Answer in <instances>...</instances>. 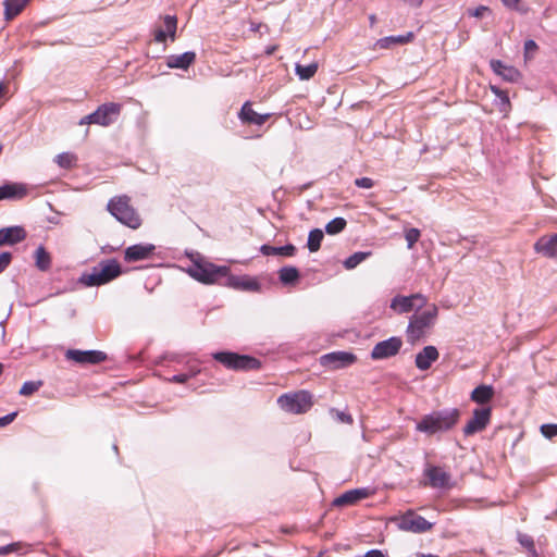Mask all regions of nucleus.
Wrapping results in <instances>:
<instances>
[{
    "label": "nucleus",
    "mask_w": 557,
    "mask_h": 557,
    "mask_svg": "<svg viewBox=\"0 0 557 557\" xmlns=\"http://www.w3.org/2000/svg\"><path fill=\"white\" fill-rule=\"evenodd\" d=\"M438 317V308L432 304L428 310L421 313H414L409 318L406 329V337L410 344H414L425 337L433 327Z\"/></svg>",
    "instance_id": "nucleus-3"
},
{
    "label": "nucleus",
    "mask_w": 557,
    "mask_h": 557,
    "mask_svg": "<svg viewBox=\"0 0 557 557\" xmlns=\"http://www.w3.org/2000/svg\"><path fill=\"white\" fill-rule=\"evenodd\" d=\"M18 544L13 543L5 546H0V555H7L9 553L15 552Z\"/></svg>",
    "instance_id": "nucleus-53"
},
{
    "label": "nucleus",
    "mask_w": 557,
    "mask_h": 557,
    "mask_svg": "<svg viewBox=\"0 0 557 557\" xmlns=\"http://www.w3.org/2000/svg\"><path fill=\"white\" fill-rule=\"evenodd\" d=\"M421 236L420 230L412 227L405 232L407 247L411 249Z\"/></svg>",
    "instance_id": "nucleus-42"
},
{
    "label": "nucleus",
    "mask_w": 557,
    "mask_h": 557,
    "mask_svg": "<svg viewBox=\"0 0 557 557\" xmlns=\"http://www.w3.org/2000/svg\"><path fill=\"white\" fill-rule=\"evenodd\" d=\"M27 195V187L22 183H7L0 186V200H20Z\"/></svg>",
    "instance_id": "nucleus-21"
},
{
    "label": "nucleus",
    "mask_w": 557,
    "mask_h": 557,
    "mask_svg": "<svg viewBox=\"0 0 557 557\" xmlns=\"http://www.w3.org/2000/svg\"><path fill=\"white\" fill-rule=\"evenodd\" d=\"M417 557H437V556L433 555V554H422V555L417 556Z\"/></svg>",
    "instance_id": "nucleus-59"
},
{
    "label": "nucleus",
    "mask_w": 557,
    "mask_h": 557,
    "mask_svg": "<svg viewBox=\"0 0 557 557\" xmlns=\"http://www.w3.org/2000/svg\"><path fill=\"white\" fill-rule=\"evenodd\" d=\"M42 384H44V382L40 380L39 381H27L22 385V387L20 389V395L30 396L34 393H36L42 386Z\"/></svg>",
    "instance_id": "nucleus-40"
},
{
    "label": "nucleus",
    "mask_w": 557,
    "mask_h": 557,
    "mask_svg": "<svg viewBox=\"0 0 557 557\" xmlns=\"http://www.w3.org/2000/svg\"><path fill=\"white\" fill-rule=\"evenodd\" d=\"M491 90L500 100V103L503 106L502 111H506L507 108L510 107L508 94L496 86H492Z\"/></svg>",
    "instance_id": "nucleus-41"
},
{
    "label": "nucleus",
    "mask_w": 557,
    "mask_h": 557,
    "mask_svg": "<svg viewBox=\"0 0 557 557\" xmlns=\"http://www.w3.org/2000/svg\"><path fill=\"white\" fill-rule=\"evenodd\" d=\"M92 116H94V113H90V114H88V115H86V116L82 117V119L79 120V123H78V124H79V125L95 124V121H94V117H92Z\"/></svg>",
    "instance_id": "nucleus-55"
},
{
    "label": "nucleus",
    "mask_w": 557,
    "mask_h": 557,
    "mask_svg": "<svg viewBox=\"0 0 557 557\" xmlns=\"http://www.w3.org/2000/svg\"><path fill=\"white\" fill-rule=\"evenodd\" d=\"M212 358L226 369L234 371L258 370L261 368L259 359L233 351H216L212 354Z\"/></svg>",
    "instance_id": "nucleus-7"
},
{
    "label": "nucleus",
    "mask_w": 557,
    "mask_h": 557,
    "mask_svg": "<svg viewBox=\"0 0 557 557\" xmlns=\"http://www.w3.org/2000/svg\"><path fill=\"white\" fill-rule=\"evenodd\" d=\"M196 61L194 51H186L182 54H171L166 58V65L170 69L187 70Z\"/></svg>",
    "instance_id": "nucleus-24"
},
{
    "label": "nucleus",
    "mask_w": 557,
    "mask_h": 557,
    "mask_svg": "<svg viewBox=\"0 0 557 557\" xmlns=\"http://www.w3.org/2000/svg\"><path fill=\"white\" fill-rule=\"evenodd\" d=\"M355 185L359 188H372L374 186V182L370 177H359L355 180Z\"/></svg>",
    "instance_id": "nucleus-47"
},
{
    "label": "nucleus",
    "mask_w": 557,
    "mask_h": 557,
    "mask_svg": "<svg viewBox=\"0 0 557 557\" xmlns=\"http://www.w3.org/2000/svg\"><path fill=\"white\" fill-rule=\"evenodd\" d=\"M77 156L73 152H62L55 156L54 161L55 163L65 170H70L72 168H75L77 164Z\"/></svg>",
    "instance_id": "nucleus-32"
},
{
    "label": "nucleus",
    "mask_w": 557,
    "mask_h": 557,
    "mask_svg": "<svg viewBox=\"0 0 557 557\" xmlns=\"http://www.w3.org/2000/svg\"><path fill=\"white\" fill-rule=\"evenodd\" d=\"M336 418L342 423L351 424L354 422L352 417L344 411H336Z\"/></svg>",
    "instance_id": "nucleus-49"
},
{
    "label": "nucleus",
    "mask_w": 557,
    "mask_h": 557,
    "mask_svg": "<svg viewBox=\"0 0 557 557\" xmlns=\"http://www.w3.org/2000/svg\"><path fill=\"white\" fill-rule=\"evenodd\" d=\"M363 557H387L385 554H383L380 549H371L364 554Z\"/></svg>",
    "instance_id": "nucleus-54"
},
{
    "label": "nucleus",
    "mask_w": 557,
    "mask_h": 557,
    "mask_svg": "<svg viewBox=\"0 0 557 557\" xmlns=\"http://www.w3.org/2000/svg\"><path fill=\"white\" fill-rule=\"evenodd\" d=\"M166 37H168V35L163 28H157L154 30V40L157 42H164Z\"/></svg>",
    "instance_id": "nucleus-52"
},
{
    "label": "nucleus",
    "mask_w": 557,
    "mask_h": 557,
    "mask_svg": "<svg viewBox=\"0 0 557 557\" xmlns=\"http://www.w3.org/2000/svg\"><path fill=\"white\" fill-rule=\"evenodd\" d=\"M164 30L166 33V35L172 39L174 40L175 39V34H176V28H177V18L176 16L174 15H165L164 16Z\"/></svg>",
    "instance_id": "nucleus-39"
},
{
    "label": "nucleus",
    "mask_w": 557,
    "mask_h": 557,
    "mask_svg": "<svg viewBox=\"0 0 557 557\" xmlns=\"http://www.w3.org/2000/svg\"><path fill=\"white\" fill-rule=\"evenodd\" d=\"M107 210L121 224L132 230H137L143 224L140 214L132 206L131 198L127 195L112 197L107 203Z\"/></svg>",
    "instance_id": "nucleus-2"
},
{
    "label": "nucleus",
    "mask_w": 557,
    "mask_h": 557,
    "mask_svg": "<svg viewBox=\"0 0 557 557\" xmlns=\"http://www.w3.org/2000/svg\"><path fill=\"white\" fill-rule=\"evenodd\" d=\"M295 71L300 79L307 81L314 76V74L318 71V64L317 63H310L308 65L297 64L295 67Z\"/></svg>",
    "instance_id": "nucleus-35"
},
{
    "label": "nucleus",
    "mask_w": 557,
    "mask_h": 557,
    "mask_svg": "<svg viewBox=\"0 0 557 557\" xmlns=\"http://www.w3.org/2000/svg\"><path fill=\"white\" fill-rule=\"evenodd\" d=\"M424 475L429 480V484L433 488H447L450 486V474L443 468L430 466L424 470Z\"/></svg>",
    "instance_id": "nucleus-14"
},
{
    "label": "nucleus",
    "mask_w": 557,
    "mask_h": 557,
    "mask_svg": "<svg viewBox=\"0 0 557 557\" xmlns=\"http://www.w3.org/2000/svg\"><path fill=\"white\" fill-rule=\"evenodd\" d=\"M12 260V253L9 251H3L0 253V273L3 272Z\"/></svg>",
    "instance_id": "nucleus-46"
},
{
    "label": "nucleus",
    "mask_w": 557,
    "mask_h": 557,
    "mask_svg": "<svg viewBox=\"0 0 557 557\" xmlns=\"http://www.w3.org/2000/svg\"><path fill=\"white\" fill-rule=\"evenodd\" d=\"M438 357L440 354L435 346H425L416 355V367L421 371H426L431 368L432 363L438 359Z\"/></svg>",
    "instance_id": "nucleus-18"
},
{
    "label": "nucleus",
    "mask_w": 557,
    "mask_h": 557,
    "mask_svg": "<svg viewBox=\"0 0 557 557\" xmlns=\"http://www.w3.org/2000/svg\"><path fill=\"white\" fill-rule=\"evenodd\" d=\"M389 308L398 314L408 313L414 310L412 296L396 295L392 298Z\"/></svg>",
    "instance_id": "nucleus-26"
},
{
    "label": "nucleus",
    "mask_w": 557,
    "mask_h": 557,
    "mask_svg": "<svg viewBox=\"0 0 557 557\" xmlns=\"http://www.w3.org/2000/svg\"><path fill=\"white\" fill-rule=\"evenodd\" d=\"M460 417L457 408L443 409L424 416L417 424V430L429 435L445 432L456 425Z\"/></svg>",
    "instance_id": "nucleus-1"
},
{
    "label": "nucleus",
    "mask_w": 557,
    "mask_h": 557,
    "mask_svg": "<svg viewBox=\"0 0 557 557\" xmlns=\"http://www.w3.org/2000/svg\"><path fill=\"white\" fill-rule=\"evenodd\" d=\"M413 38V33L409 32L406 35H399V36H387L384 38H381L376 41L375 46L380 49H388L393 45H404L409 41H411Z\"/></svg>",
    "instance_id": "nucleus-29"
},
{
    "label": "nucleus",
    "mask_w": 557,
    "mask_h": 557,
    "mask_svg": "<svg viewBox=\"0 0 557 557\" xmlns=\"http://www.w3.org/2000/svg\"><path fill=\"white\" fill-rule=\"evenodd\" d=\"M196 374V372H194L193 374H186V373H181V374H175L173 375L170 381L171 382H174V383H185L189 380V377L194 376Z\"/></svg>",
    "instance_id": "nucleus-48"
},
{
    "label": "nucleus",
    "mask_w": 557,
    "mask_h": 557,
    "mask_svg": "<svg viewBox=\"0 0 557 557\" xmlns=\"http://www.w3.org/2000/svg\"><path fill=\"white\" fill-rule=\"evenodd\" d=\"M541 433L546 438H553L557 436V424H543L541 426Z\"/></svg>",
    "instance_id": "nucleus-44"
},
{
    "label": "nucleus",
    "mask_w": 557,
    "mask_h": 557,
    "mask_svg": "<svg viewBox=\"0 0 557 557\" xmlns=\"http://www.w3.org/2000/svg\"><path fill=\"white\" fill-rule=\"evenodd\" d=\"M16 416H17V412L14 411V412L8 413L4 417H0V428L5 426V425L10 424L11 422H13L14 419L16 418Z\"/></svg>",
    "instance_id": "nucleus-50"
},
{
    "label": "nucleus",
    "mask_w": 557,
    "mask_h": 557,
    "mask_svg": "<svg viewBox=\"0 0 557 557\" xmlns=\"http://www.w3.org/2000/svg\"><path fill=\"white\" fill-rule=\"evenodd\" d=\"M300 278V273L296 267L286 265L278 270V280L283 285H294Z\"/></svg>",
    "instance_id": "nucleus-30"
},
{
    "label": "nucleus",
    "mask_w": 557,
    "mask_h": 557,
    "mask_svg": "<svg viewBox=\"0 0 557 557\" xmlns=\"http://www.w3.org/2000/svg\"><path fill=\"white\" fill-rule=\"evenodd\" d=\"M324 234L320 228H313L309 232L307 247L310 252H315L320 249Z\"/></svg>",
    "instance_id": "nucleus-33"
},
{
    "label": "nucleus",
    "mask_w": 557,
    "mask_h": 557,
    "mask_svg": "<svg viewBox=\"0 0 557 557\" xmlns=\"http://www.w3.org/2000/svg\"><path fill=\"white\" fill-rule=\"evenodd\" d=\"M403 347V339L398 336H392L385 341L379 342L371 350L373 360H383L396 356Z\"/></svg>",
    "instance_id": "nucleus-11"
},
{
    "label": "nucleus",
    "mask_w": 557,
    "mask_h": 557,
    "mask_svg": "<svg viewBox=\"0 0 557 557\" xmlns=\"http://www.w3.org/2000/svg\"><path fill=\"white\" fill-rule=\"evenodd\" d=\"M468 15L473 17H483L485 13H491V9L486 5H479L474 9H468Z\"/></svg>",
    "instance_id": "nucleus-45"
},
{
    "label": "nucleus",
    "mask_w": 557,
    "mask_h": 557,
    "mask_svg": "<svg viewBox=\"0 0 557 557\" xmlns=\"http://www.w3.org/2000/svg\"><path fill=\"white\" fill-rule=\"evenodd\" d=\"M404 1L412 8H420L423 3V0H404Z\"/></svg>",
    "instance_id": "nucleus-56"
},
{
    "label": "nucleus",
    "mask_w": 557,
    "mask_h": 557,
    "mask_svg": "<svg viewBox=\"0 0 557 557\" xmlns=\"http://www.w3.org/2000/svg\"><path fill=\"white\" fill-rule=\"evenodd\" d=\"M123 273L116 259H106L91 269L90 273H84L81 282L86 286H101L108 284Z\"/></svg>",
    "instance_id": "nucleus-4"
},
{
    "label": "nucleus",
    "mask_w": 557,
    "mask_h": 557,
    "mask_svg": "<svg viewBox=\"0 0 557 557\" xmlns=\"http://www.w3.org/2000/svg\"><path fill=\"white\" fill-rule=\"evenodd\" d=\"M26 231L23 226H9L0 228V246H12L26 238Z\"/></svg>",
    "instance_id": "nucleus-17"
},
{
    "label": "nucleus",
    "mask_w": 557,
    "mask_h": 557,
    "mask_svg": "<svg viewBox=\"0 0 557 557\" xmlns=\"http://www.w3.org/2000/svg\"><path fill=\"white\" fill-rule=\"evenodd\" d=\"M347 222L344 218H335L325 225V232L330 235H335L345 230Z\"/></svg>",
    "instance_id": "nucleus-38"
},
{
    "label": "nucleus",
    "mask_w": 557,
    "mask_h": 557,
    "mask_svg": "<svg viewBox=\"0 0 557 557\" xmlns=\"http://www.w3.org/2000/svg\"><path fill=\"white\" fill-rule=\"evenodd\" d=\"M297 248L293 244H287L281 247H274L268 244H264L260 247V252L263 256H282V257H294L296 255Z\"/></svg>",
    "instance_id": "nucleus-27"
},
{
    "label": "nucleus",
    "mask_w": 557,
    "mask_h": 557,
    "mask_svg": "<svg viewBox=\"0 0 557 557\" xmlns=\"http://www.w3.org/2000/svg\"><path fill=\"white\" fill-rule=\"evenodd\" d=\"M369 22H370V26L373 27L374 24L376 23V16L374 14H371L369 16Z\"/></svg>",
    "instance_id": "nucleus-57"
},
{
    "label": "nucleus",
    "mask_w": 557,
    "mask_h": 557,
    "mask_svg": "<svg viewBox=\"0 0 557 557\" xmlns=\"http://www.w3.org/2000/svg\"><path fill=\"white\" fill-rule=\"evenodd\" d=\"M193 263L187 268V273L196 281L203 284H213L220 277L228 274L230 269L225 265H216L205 260L199 253L196 259H191Z\"/></svg>",
    "instance_id": "nucleus-5"
},
{
    "label": "nucleus",
    "mask_w": 557,
    "mask_h": 557,
    "mask_svg": "<svg viewBox=\"0 0 557 557\" xmlns=\"http://www.w3.org/2000/svg\"><path fill=\"white\" fill-rule=\"evenodd\" d=\"M534 249L547 258H557V234L541 237L534 244Z\"/></svg>",
    "instance_id": "nucleus-23"
},
{
    "label": "nucleus",
    "mask_w": 557,
    "mask_h": 557,
    "mask_svg": "<svg viewBox=\"0 0 557 557\" xmlns=\"http://www.w3.org/2000/svg\"><path fill=\"white\" fill-rule=\"evenodd\" d=\"M393 521L396 523L399 530L412 533H424L430 531L433 527V523L429 522L422 516L417 515L411 509L406 511L400 517L393 518Z\"/></svg>",
    "instance_id": "nucleus-8"
},
{
    "label": "nucleus",
    "mask_w": 557,
    "mask_h": 557,
    "mask_svg": "<svg viewBox=\"0 0 557 557\" xmlns=\"http://www.w3.org/2000/svg\"><path fill=\"white\" fill-rule=\"evenodd\" d=\"M492 417V407L485 406L475 408L472 413V418L463 428V434L466 436L473 435L482 432L488 425Z\"/></svg>",
    "instance_id": "nucleus-10"
},
{
    "label": "nucleus",
    "mask_w": 557,
    "mask_h": 557,
    "mask_svg": "<svg viewBox=\"0 0 557 557\" xmlns=\"http://www.w3.org/2000/svg\"><path fill=\"white\" fill-rule=\"evenodd\" d=\"M537 50V44L533 39H528L524 41V54L525 57L530 53Z\"/></svg>",
    "instance_id": "nucleus-51"
},
{
    "label": "nucleus",
    "mask_w": 557,
    "mask_h": 557,
    "mask_svg": "<svg viewBox=\"0 0 557 557\" xmlns=\"http://www.w3.org/2000/svg\"><path fill=\"white\" fill-rule=\"evenodd\" d=\"M122 106L115 102H107L97 108L94 113L95 124L109 126L116 121L121 113Z\"/></svg>",
    "instance_id": "nucleus-13"
},
{
    "label": "nucleus",
    "mask_w": 557,
    "mask_h": 557,
    "mask_svg": "<svg viewBox=\"0 0 557 557\" xmlns=\"http://www.w3.org/2000/svg\"><path fill=\"white\" fill-rule=\"evenodd\" d=\"M3 372V364L0 362V375L2 374Z\"/></svg>",
    "instance_id": "nucleus-60"
},
{
    "label": "nucleus",
    "mask_w": 557,
    "mask_h": 557,
    "mask_svg": "<svg viewBox=\"0 0 557 557\" xmlns=\"http://www.w3.org/2000/svg\"><path fill=\"white\" fill-rule=\"evenodd\" d=\"M35 264L40 271H48L51 267V257L44 246L35 251Z\"/></svg>",
    "instance_id": "nucleus-31"
},
{
    "label": "nucleus",
    "mask_w": 557,
    "mask_h": 557,
    "mask_svg": "<svg viewBox=\"0 0 557 557\" xmlns=\"http://www.w3.org/2000/svg\"><path fill=\"white\" fill-rule=\"evenodd\" d=\"M65 358L79 364H99L106 361L108 356L101 350L67 349Z\"/></svg>",
    "instance_id": "nucleus-12"
},
{
    "label": "nucleus",
    "mask_w": 557,
    "mask_h": 557,
    "mask_svg": "<svg viewBox=\"0 0 557 557\" xmlns=\"http://www.w3.org/2000/svg\"><path fill=\"white\" fill-rule=\"evenodd\" d=\"M411 296H412V302L414 305V311H419L424 306H426L428 298L423 294L416 293V294H411Z\"/></svg>",
    "instance_id": "nucleus-43"
},
{
    "label": "nucleus",
    "mask_w": 557,
    "mask_h": 557,
    "mask_svg": "<svg viewBox=\"0 0 557 557\" xmlns=\"http://www.w3.org/2000/svg\"><path fill=\"white\" fill-rule=\"evenodd\" d=\"M280 408L288 413L302 414L313 406V395L306 389L286 393L277 398Z\"/></svg>",
    "instance_id": "nucleus-6"
},
{
    "label": "nucleus",
    "mask_w": 557,
    "mask_h": 557,
    "mask_svg": "<svg viewBox=\"0 0 557 557\" xmlns=\"http://www.w3.org/2000/svg\"><path fill=\"white\" fill-rule=\"evenodd\" d=\"M370 256L371 251H357L349 256L348 258H346L343 264L347 270H352Z\"/></svg>",
    "instance_id": "nucleus-34"
},
{
    "label": "nucleus",
    "mask_w": 557,
    "mask_h": 557,
    "mask_svg": "<svg viewBox=\"0 0 557 557\" xmlns=\"http://www.w3.org/2000/svg\"><path fill=\"white\" fill-rule=\"evenodd\" d=\"M5 91V85L3 83H0V97L4 95Z\"/></svg>",
    "instance_id": "nucleus-58"
},
{
    "label": "nucleus",
    "mask_w": 557,
    "mask_h": 557,
    "mask_svg": "<svg viewBox=\"0 0 557 557\" xmlns=\"http://www.w3.org/2000/svg\"><path fill=\"white\" fill-rule=\"evenodd\" d=\"M368 488H355L349 490L333 500V506L335 507H344L351 506L358 503L359 500L367 498L369 496Z\"/></svg>",
    "instance_id": "nucleus-19"
},
{
    "label": "nucleus",
    "mask_w": 557,
    "mask_h": 557,
    "mask_svg": "<svg viewBox=\"0 0 557 557\" xmlns=\"http://www.w3.org/2000/svg\"><path fill=\"white\" fill-rule=\"evenodd\" d=\"M500 2L506 9L518 12L521 15H525L530 11V8L523 0H500Z\"/></svg>",
    "instance_id": "nucleus-36"
},
{
    "label": "nucleus",
    "mask_w": 557,
    "mask_h": 557,
    "mask_svg": "<svg viewBox=\"0 0 557 557\" xmlns=\"http://www.w3.org/2000/svg\"><path fill=\"white\" fill-rule=\"evenodd\" d=\"M28 2L29 0H4V18L11 21L16 17Z\"/></svg>",
    "instance_id": "nucleus-28"
},
{
    "label": "nucleus",
    "mask_w": 557,
    "mask_h": 557,
    "mask_svg": "<svg viewBox=\"0 0 557 557\" xmlns=\"http://www.w3.org/2000/svg\"><path fill=\"white\" fill-rule=\"evenodd\" d=\"M227 285L240 290L257 292L260 289V283L248 275H226Z\"/></svg>",
    "instance_id": "nucleus-20"
},
{
    "label": "nucleus",
    "mask_w": 557,
    "mask_h": 557,
    "mask_svg": "<svg viewBox=\"0 0 557 557\" xmlns=\"http://www.w3.org/2000/svg\"><path fill=\"white\" fill-rule=\"evenodd\" d=\"M517 541L519 544L524 547L532 556H537V552L535 548L534 540L531 535L527 533L518 532Z\"/></svg>",
    "instance_id": "nucleus-37"
},
{
    "label": "nucleus",
    "mask_w": 557,
    "mask_h": 557,
    "mask_svg": "<svg viewBox=\"0 0 557 557\" xmlns=\"http://www.w3.org/2000/svg\"><path fill=\"white\" fill-rule=\"evenodd\" d=\"M490 66L497 75L510 83L519 81L521 76L520 72L516 67L506 65L500 60L492 59L490 61Z\"/></svg>",
    "instance_id": "nucleus-22"
},
{
    "label": "nucleus",
    "mask_w": 557,
    "mask_h": 557,
    "mask_svg": "<svg viewBox=\"0 0 557 557\" xmlns=\"http://www.w3.org/2000/svg\"><path fill=\"white\" fill-rule=\"evenodd\" d=\"M156 250L152 244H136L129 246L124 251V260L126 262H136L148 259Z\"/></svg>",
    "instance_id": "nucleus-15"
},
{
    "label": "nucleus",
    "mask_w": 557,
    "mask_h": 557,
    "mask_svg": "<svg viewBox=\"0 0 557 557\" xmlns=\"http://www.w3.org/2000/svg\"><path fill=\"white\" fill-rule=\"evenodd\" d=\"M270 116H271L270 113H265V114L257 113L252 109L251 103L249 101H246L242 106V109L238 113L239 120L244 124H248V125H262L270 119Z\"/></svg>",
    "instance_id": "nucleus-16"
},
{
    "label": "nucleus",
    "mask_w": 557,
    "mask_h": 557,
    "mask_svg": "<svg viewBox=\"0 0 557 557\" xmlns=\"http://www.w3.org/2000/svg\"><path fill=\"white\" fill-rule=\"evenodd\" d=\"M357 361V356L349 351H332L320 357V364L331 370L348 368Z\"/></svg>",
    "instance_id": "nucleus-9"
},
{
    "label": "nucleus",
    "mask_w": 557,
    "mask_h": 557,
    "mask_svg": "<svg viewBox=\"0 0 557 557\" xmlns=\"http://www.w3.org/2000/svg\"><path fill=\"white\" fill-rule=\"evenodd\" d=\"M495 395L492 385L481 384L476 386L470 394V399L478 405L484 406L488 404Z\"/></svg>",
    "instance_id": "nucleus-25"
}]
</instances>
